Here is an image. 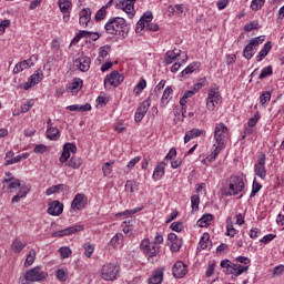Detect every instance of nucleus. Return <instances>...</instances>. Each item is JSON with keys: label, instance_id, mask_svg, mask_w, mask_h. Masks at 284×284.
<instances>
[{"label": "nucleus", "instance_id": "1a4fd4ad", "mask_svg": "<svg viewBox=\"0 0 284 284\" xmlns=\"http://www.w3.org/2000/svg\"><path fill=\"white\" fill-rule=\"evenodd\" d=\"M219 103H221V93L214 91V89H210L206 98L207 110L214 111V108H216Z\"/></svg>", "mask_w": 284, "mask_h": 284}, {"label": "nucleus", "instance_id": "2f4dec72", "mask_svg": "<svg viewBox=\"0 0 284 284\" xmlns=\"http://www.w3.org/2000/svg\"><path fill=\"white\" fill-rule=\"evenodd\" d=\"M81 158L78 156H72L68 162L67 165L68 168H72L73 170H79L81 168Z\"/></svg>", "mask_w": 284, "mask_h": 284}, {"label": "nucleus", "instance_id": "f3484780", "mask_svg": "<svg viewBox=\"0 0 284 284\" xmlns=\"http://www.w3.org/2000/svg\"><path fill=\"white\" fill-rule=\"evenodd\" d=\"M90 21H92V11L90 8L82 9L79 19L80 26L88 28L90 26Z\"/></svg>", "mask_w": 284, "mask_h": 284}, {"label": "nucleus", "instance_id": "5fc2aeb1", "mask_svg": "<svg viewBox=\"0 0 284 284\" xmlns=\"http://www.w3.org/2000/svg\"><path fill=\"white\" fill-rule=\"evenodd\" d=\"M123 239V234L121 233H118L115 234L111 241H110V244L113 246V247H118L119 246V242L122 241Z\"/></svg>", "mask_w": 284, "mask_h": 284}, {"label": "nucleus", "instance_id": "4d7b16f0", "mask_svg": "<svg viewBox=\"0 0 284 284\" xmlns=\"http://www.w3.org/2000/svg\"><path fill=\"white\" fill-rule=\"evenodd\" d=\"M199 203H201V197L199 195L191 196L192 210H199Z\"/></svg>", "mask_w": 284, "mask_h": 284}, {"label": "nucleus", "instance_id": "13d9d810", "mask_svg": "<svg viewBox=\"0 0 284 284\" xmlns=\"http://www.w3.org/2000/svg\"><path fill=\"white\" fill-rule=\"evenodd\" d=\"M226 236H231V239H234V236H236V229H234V225L227 224L226 226Z\"/></svg>", "mask_w": 284, "mask_h": 284}, {"label": "nucleus", "instance_id": "e433bc0d", "mask_svg": "<svg viewBox=\"0 0 284 284\" xmlns=\"http://www.w3.org/2000/svg\"><path fill=\"white\" fill-rule=\"evenodd\" d=\"M108 7L109 4H105L95 13V21H103V19H105L108 16Z\"/></svg>", "mask_w": 284, "mask_h": 284}, {"label": "nucleus", "instance_id": "412c9836", "mask_svg": "<svg viewBox=\"0 0 284 284\" xmlns=\"http://www.w3.org/2000/svg\"><path fill=\"white\" fill-rule=\"evenodd\" d=\"M203 134H205V131H203L201 129H192L185 133L184 143H190V141H192V139L203 136Z\"/></svg>", "mask_w": 284, "mask_h": 284}, {"label": "nucleus", "instance_id": "9b49d317", "mask_svg": "<svg viewBox=\"0 0 284 284\" xmlns=\"http://www.w3.org/2000/svg\"><path fill=\"white\" fill-rule=\"evenodd\" d=\"M70 152L72 154H77V144L70 142L64 143L63 152L60 156V163H68V160L70 159Z\"/></svg>", "mask_w": 284, "mask_h": 284}, {"label": "nucleus", "instance_id": "20e7f679", "mask_svg": "<svg viewBox=\"0 0 284 284\" xmlns=\"http://www.w3.org/2000/svg\"><path fill=\"white\" fill-rule=\"evenodd\" d=\"M119 274V266L113 263H109L102 266L101 276L103 281H114Z\"/></svg>", "mask_w": 284, "mask_h": 284}, {"label": "nucleus", "instance_id": "c03bdc74", "mask_svg": "<svg viewBox=\"0 0 284 284\" xmlns=\"http://www.w3.org/2000/svg\"><path fill=\"white\" fill-rule=\"evenodd\" d=\"M152 243H150V240L144 239L142 240L140 247L142 250V252L145 254L146 252H150L151 247H152Z\"/></svg>", "mask_w": 284, "mask_h": 284}, {"label": "nucleus", "instance_id": "e2e57ef3", "mask_svg": "<svg viewBox=\"0 0 284 284\" xmlns=\"http://www.w3.org/2000/svg\"><path fill=\"white\" fill-rule=\"evenodd\" d=\"M181 240L171 242V252H179L181 250Z\"/></svg>", "mask_w": 284, "mask_h": 284}, {"label": "nucleus", "instance_id": "f8f14e48", "mask_svg": "<svg viewBox=\"0 0 284 284\" xmlns=\"http://www.w3.org/2000/svg\"><path fill=\"white\" fill-rule=\"evenodd\" d=\"M148 110H150V99L143 101L135 112V123H141L143 121L145 114H148Z\"/></svg>", "mask_w": 284, "mask_h": 284}, {"label": "nucleus", "instance_id": "603ef678", "mask_svg": "<svg viewBox=\"0 0 284 284\" xmlns=\"http://www.w3.org/2000/svg\"><path fill=\"white\" fill-rule=\"evenodd\" d=\"M176 58H178V53H173L172 51H169V52H166V54H165L164 61H165V63H166L168 65H170V63H172L173 61H175Z\"/></svg>", "mask_w": 284, "mask_h": 284}, {"label": "nucleus", "instance_id": "c9c22d12", "mask_svg": "<svg viewBox=\"0 0 284 284\" xmlns=\"http://www.w3.org/2000/svg\"><path fill=\"white\" fill-rule=\"evenodd\" d=\"M90 31H79V33L73 38L72 43H79V41H81V39H90Z\"/></svg>", "mask_w": 284, "mask_h": 284}, {"label": "nucleus", "instance_id": "680f3d73", "mask_svg": "<svg viewBox=\"0 0 284 284\" xmlns=\"http://www.w3.org/2000/svg\"><path fill=\"white\" fill-rule=\"evenodd\" d=\"M258 28V22L254 21L244 26L245 32H252V30H256Z\"/></svg>", "mask_w": 284, "mask_h": 284}, {"label": "nucleus", "instance_id": "bb28decb", "mask_svg": "<svg viewBox=\"0 0 284 284\" xmlns=\"http://www.w3.org/2000/svg\"><path fill=\"white\" fill-rule=\"evenodd\" d=\"M200 248L201 250H207L209 247H212V241H210V234L204 233L200 240Z\"/></svg>", "mask_w": 284, "mask_h": 284}, {"label": "nucleus", "instance_id": "f704fd0d", "mask_svg": "<svg viewBox=\"0 0 284 284\" xmlns=\"http://www.w3.org/2000/svg\"><path fill=\"white\" fill-rule=\"evenodd\" d=\"M27 68H30L28 61H21L17 63L16 67L13 68V74H19V72H23V70H27Z\"/></svg>", "mask_w": 284, "mask_h": 284}, {"label": "nucleus", "instance_id": "de8ad7c7", "mask_svg": "<svg viewBox=\"0 0 284 284\" xmlns=\"http://www.w3.org/2000/svg\"><path fill=\"white\" fill-rule=\"evenodd\" d=\"M148 85V82L145 80H141L138 85L134 88L133 92L135 94H141L143 90H145V87Z\"/></svg>", "mask_w": 284, "mask_h": 284}, {"label": "nucleus", "instance_id": "f257e3e1", "mask_svg": "<svg viewBox=\"0 0 284 284\" xmlns=\"http://www.w3.org/2000/svg\"><path fill=\"white\" fill-rule=\"evenodd\" d=\"M104 30L106 34L125 39V37L130 34V24H128V21H125L123 18L114 17L109 19L104 26Z\"/></svg>", "mask_w": 284, "mask_h": 284}, {"label": "nucleus", "instance_id": "69168bd1", "mask_svg": "<svg viewBox=\"0 0 284 284\" xmlns=\"http://www.w3.org/2000/svg\"><path fill=\"white\" fill-rule=\"evenodd\" d=\"M21 161H22L21 155H17L13 159L7 160L4 165H14V163H21Z\"/></svg>", "mask_w": 284, "mask_h": 284}, {"label": "nucleus", "instance_id": "79ce46f5", "mask_svg": "<svg viewBox=\"0 0 284 284\" xmlns=\"http://www.w3.org/2000/svg\"><path fill=\"white\" fill-rule=\"evenodd\" d=\"M265 6V0H252L251 2V9L254 10V12L261 10Z\"/></svg>", "mask_w": 284, "mask_h": 284}, {"label": "nucleus", "instance_id": "b1692460", "mask_svg": "<svg viewBox=\"0 0 284 284\" xmlns=\"http://www.w3.org/2000/svg\"><path fill=\"white\" fill-rule=\"evenodd\" d=\"M58 6L60 8V12H62L63 14H70V10H72V1L58 0Z\"/></svg>", "mask_w": 284, "mask_h": 284}, {"label": "nucleus", "instance_id": "2eb2a0df", "mask_svg": "<svg viewBox=\"0 0 284 284\" xmlns=\"http://www.w3.org/2000/svg\"><path fill=\"white\" fill-rule=\"evenodd\" d=\"M90 63H92L90 57L85 55H82L74 60V65H77L80 72H88V70H90Z\"/></svg>", "mask_w": 284, "mask_h": 284}, {"label": "nucleus", "instance_id": "a878e982", "mask_svg": "<svg viewBox=\"0 0 284 284\" xmlns=\"http://www.w3.org/2000/svg\"><path fill=\"white\" fill-rule=\"evenodd\" d=\"M27 245V243H23L21 242V240L16 239L12 241L11 250L12 252H14V254H20L21 251L26 250Z\"/></svg>", "mask_w": 284, "mask_h": 284}, {"label": "nucleus", "instance_id": "473e14b6", "mask_svg": "<svg viewBox=\"0 0 284 284\" xmlns=\"http://www.w3.org/2000/svg\"><path fill=\"white\" fill-rule=\"evenodd\" d=\"M159 246L152 244V247L149 250V252L144 253L148 255V261H150V263H154V257L159 254Z\"/></svg>", "mask_w": 284, "mask_h": 284}, {"label": "nucleus", "instance_id": "c756f323", "mask_svg": "<svg viewBox=\"0 0 284 284\" xmlns=\"http://www.w3.org/2000/svg\"><path fill=\"white\" fill-rule=\"evenodd\" d=\"M212 219H214V215L212 214H204L199 221H197V225L199 227H207V225H210V222L212 221Z\"/></svg>", "mask_w": 284, "mask_h": 284}, {"label": "nucleus", "instance_id": "7ed1b4c3", "mask_svg": "<svg viewBox=\"0 0 284 284\" xmlns=\"http://www.w3.org/2000/svg\"><path fill=\"white\" fill-rule=\"evenodd\" d=\"M244 189L245 182H243V178L232 176L229 184V191L225 192V196H236V194H241Z\"/></svg>", "mask_w": 284, "mask_h": 284}, {"label": "nucleus", "instance_id": "423d86ee", "mask_svg": "<svg viewBox=\"0 0 284 284\" xmlns=\"http://www.w3.org/2000/svg\"><path fill=\"white\" fill-rule=\"evenodd\" d=\"M265 161H266L265 153H260V155L257 156V163H255L254 165L255 176H258L260 179H265V176H267V170L265 169Z\"/></svg>", "mask_w": 284, "mask_h": 284}, {"label": "nucleus", "instance_id": "37998d69", "mask_svg": "<svg viewBox=\"0 0 284 284\" xmlns=\"http://www.w3.org/2000/svg\"><path fill=\"white\" fill-rule=\"evenodd\" d=\"M84 248V256H87V258H92V254H94V246L90 243H85L83 245Z\"/></svg>", "mask_w": 284, "mask_h": 284}, {"label": "nucleus", "instance_id": "ddd939ff", "mask_svg": "<svg viewBox=\"0 0 284 284\" xmlns=\"http://www.w3.org/2000/svg\"><path fill=\"white\" fill-rule=\"evenodd\" d=\"M47 212L51 216H61L63 214V203L58 200L50 202Z\"/></svg>", "mask_w": 284, "mask_h": 284}, {"label": "nucleus", "instance_id": "a211bd4d", "mask_svg": "<svg viewBox=\"0 0 284 284\" xmlns=\"http://www.w3.org/2000/svg\"><path fill=\"white\" fill-rule=\"evenodd\" d=\"M258 48V42L256 40H250V43L243 50V57L246 58L247 61L254 57V50Z\"/></svg>", "mask_w": 284, "mask_h": 284}, {"label": "nucleus", "instance_id": "72a5a7b5", "mask_svg": "<svg viewBox=\"0 0 284 284\" xmlns=\"http://www.w3.org/2000/svg\"><path fill=\"white\" fill-rule=\"evenodd\" d=\"M34 261H37V251L30 250L24 262V267H30Z\"/></svg>", "mask_w": 284, "mask_h": 284}, {"label": "nucleus", "instance_id": "09e8293b", "mask_svg": "<svg viewBox=\"0 0 284 284\" xmlns=\"http://www.w3.org/2000/svg\"><path fill=\"white\" fill-rule=\"evenodd\" d=\"M250 270V266H243L241 264L237 265V268H234V272H232L233 276H241V274L247 272Z\"/></svg>", "mask_w": 284, "mask_h": 284}, {"label": "nucleus", "instance_id": "4c0bfd02", "mask_svg": "<svg viewBox=\"0 0 284 284\" xmlns=\"http://www.w3.org/2000/svg\"><path fill=\"white\" fill-rule=\"evenodd\" d=\"M272 74H273L272 65H268L262 69L258 75V79L263 81V79H267V77H272Z\"/></svg>", "mask_w": 284, "mask_h": 284}, {"label": "nucleus", "instance_id": "0eeeda50", "mask_svg": "<svg viewBox=\"0 0 284 284\" xmlns=\"http://www.w3.org/2000/svg\"><path fill=\"white\" fill-rule=\"evenodd\" d=\"M112 85V88H119L123 83V75L119 71H112L109 75L104 78V88Z\"/></svg>", "mask_w": 284, "mask_h": 284}, {"label": "nucleus", "instance_id": "6e6552de", "mask_svg": "<svg viewBox=\"0 0 284 284\" xmlns=\"http://www.w3.org/2000/svg\"><path fill=\"white\" fill-rule=\"evenodd\" d=\"M134 3H136V0H121L115 4V8L123 10L132 19L134 17Z\"/></svg>", "mask_w": 284, "mask_h": 284}, {"label": "nucleus", "instance_id": "c85d7f7f", "mask_svg": "<svg viewBox=\"0 0 284 284\" xmlns=\"http://www.w3.org/2000/svg\"><path fill=\"white\" fill-rule=\"evenodd\" d=\"M29 81L31 85H37V83H41L43 81V71L38 70L36 71L30 78Z\"/></svg>", "mask_w": 284, "mask_h": 284}, {"label": "nucleus", "instance_id": "4be33fe9", "mask_svg": "<svg viewBox=\"0 0 284 284\" xmlns=\"http://www.w3.org/2000/svg\"><path fill=\"white\" fill-rule=\"evenodd\" d=\"M67 88L72 94H77V92L83 88V80H81V78H75Z\"/></svg>", "mask_w": 284, "mask_h": 284}, {"label": "nucleus", "instance_id": "49530a36", "mask_svg": "<svg viewBox=\"0 0 284 284\" xmlns=\"http://www.w3.org/2000/svg\"><path fill=\"white\" fill-rule=\"evenodd\" d=\"M272 100V93L270 91H265L261 94L260 97V103L262 105H265V103H267V101Z\"/></svg>", "mask_w": 284, "mask_h": 284}, {"label": "nucleus", "instance_id": "338daca9", "mask_svg": "<svg viewBox=\"0 0 284 284\" xmlns=\"http://www.w3.org/2000/svg\"><path fill=\"white\" fill-rule=\"evenodd\" d=\"M260 115L255 114L253 118H251L247 122L248 128H254L256 123H258Z\"/></svg>", "mask_w": 284, "mask_h": 284}, {"label": "nucleus", "instance_id": "393cba45", "mask_svg": "<svg viewBox=\"0 0 284 284\" xmlns=\"http://www.w3.org/2000/svg\"><path fill=\"white\" fill-rule=\"evenodd\" d=\"M59 136H61V132L58 128L49 126L47 129V139H49V141H58Z\"/></svg>", "mask_w": 284, "mask_h": 284}, {"label": "nucleus", "instance_id": "774afa93", "mask_svg": "<svg viewBox=\"0 0 284 284\" xmlns=\"http://www.w3.org/2000/svg\"><path fill=\"white\" fill-rule=\"evenodd\" d=\"M284 272V265H277L273 268V275L274 276H281Z\"/></svg>", "mask_w": 284, "mask_h": 284}, {"label": "nucleus", "instance_id": "9d476101", "mask_svg": "<svg viewBox=\"0 0 284 284\" xmlns=\"http://www.w3.org/2000/svg\"><path fill=\"white\" fill-rule=\"evenodd\" d=\"M225 134H227V126L220 123L215 126L214 139L219 145H225Z\"/></svg>", "mask_w": 284, "mask_h": 284}, {"label": "nucleus", "instance_id": "3c124183", "mask_svg": "<svg viewBox=\"0 0 284 284\" xmlns=\"http://www.w3.org/2000/svg\"><path fill=\"white\" fill-rule=\"evenodd\" d=\"M172 92H173L172 87H166V89L163 92L162 100H161L162 105H164L165 101H168L170 99V95L172 94Z\"/></svg>", "mask_w": 284, "mask_h": 284}, {"label": "nucleus", "instance_id": "8fccbe9b", "mask_svg": "<svg viewBox=\"0 0 284 284\" xmlns=\"http://www.w3.org/2000/svg\"><path fill=\"white\" fill-rule=\"evenodd\" d=\"M110 50H111L110 44L101 47L99 49V57H101L102 59H105V57H108V54H110Z\"/></svg>", "mask_w": 284, "mask_h": 284}, {"label": "nucleus", "instance_id": "a18cd8bd", "mask_svg": "<svg viewBox=\"0 0 284 284\" xmlns=\"http://www.w3.org/2000/svg\"><path fill=\"white\" fill-rule=\"evenodd\" d=\"M59 252L61 254V258H70V256H72V250L68 246L60 247Z\"/></svg>", "mask_w": 284, "mask_h": 284}, {"label": "nucleus", "instance_id": "39448f33", "mask_svg": "<svg viewBox=\"0 0 284 284\" xmlns=\"http://www.w3.org/2000/svg\"><path fill=\"white\" fill-rule=\"evenodd\" d=\"M85 226L83 224H77L67 229L53 232L51 236L53 239H61V236H70V234H77V232H83Z\"/></svg>", "mask_w": 284, "mask_h": 284}, {"label": "nucleus", "instance_id": "0e129e2a", "mask_svg": "<svg viewBox=\"0 0 284 284\" xmlns=\"http://www.w3.org/2000/svg\"><path fill=\"white\" fill-rule=\"evenodd\" d=\"M141 161V156H135L126 165L129 172L132 170V168H134V165H136V163H139Z\"/></svg>", "mask_w": 284, "mask_h": 284}, {"label": "nucleus", "instance_id": "a19ab883", "mask_svg": "<svg viewBox=\"0 0 284 284\" xmlns=\"http://www.w3.org/2000/svg\"><path fill=\"white\" fill-rule=\"evenodd\" d=\"M112 165H114V161L106 162L102 165V172L104 176H110V174H112Z\"/></svg>", "mask_w": 284, "mask_h": 284}, {"label": "nucleus", "instance_id": "864d4df0", "mask_svg": "<svg viewBox=\"0 0 284 284\" xmlns=\"http://www.w3.org/2000/svg\"><path fill=\"white\" fill-rule=\"evenodd\" d=\"M34 106V100H29L24 104L21 105V112H30V109Z\"/></svg>", "mask_w": 284, "mask_h": 284}, {"label": "nucleus", "instance_id": "cd10ccee", "mask_svg": "<svg viewBox=\"0 0 284 284\" xmlns=\"http://www.w3.org/2000/svg\"><path fill=\"white\" fill-rule=\"evenodd\" d=\"M270 50H272V42H266L263 49L260 51L258 55L256 57V61L261 62L265 58L266 54H270Z\"/></svg>", "mask_w": 284, "mask_h": 284}, {"label": "nucleus", "instance_id": "4468645a", "mask_svg": "<svg viewBox=\"0 0 284 284\" xmlns=\"http://www.w3.org/2000/svg\"><path fill=\"white\" fill-rule=\"evenodd\" d=\"M187 274V265L181 261L175 262L173 266V276L175 278H183Z\"/></svg>", "mask_w": 284, "mask_h": 284}, {"label": "nucleus", "instance_id": "7c9ffc66", "mask_svg": "<svg viewBox=\"0 0 284 284\" xmlns=\"http://www.w3.org/2000/svg\"><path fill=\"white\" fill-rule=\"evenodd\" d=\"M125 191L134 194V192H139V184L134 180H128L125 184Z\"/></svg>", "mask_w": 284, "mask_h": 284}, {"label": "nucleus", "instance_id": "bf43d9fd", "mask_svg": "<svg viewBox=\"0 0 284 284\" xmlns=\"http://www.w3.org/2000/svg\"><path fill=\"white\" fill-rule=\"evenodd\" d=\"M33 152L36 154H43L44 152H48V146H45V144H38L36 145V148L33 149Z\"/></svg>", "mask_w": 284, "mask_h": 284}, {"label": "nucleus", "instance_id": "58836bf2", "mask_svg": "<svg viewBox=\"0 0 284 284\" xmlns=\"http://www.w3.org/2000/svg\"><path fill=\"white\" fill-rule=\"evenodd\" d=\"M223 145L224 144H214V151L210 154L209 156V161H214V159H216V156H219V154H221V150H223Z\"/></svg>", "mask_w": 284, "mask_h": 284}, {"label": "nucleus", "instance_id": "5701e85b", "mask_svg": "<svg viewBox=\"0 0 284 284\" xmlns=\"http://www.w3.org/2000/svg\"><path fill=\"white\" fill-rule=\"evenodd\" d=\"M164 175H165V162H160L153 172V179L154 181H161V179H163Z\"/></svg>", "mask_w": 284, "mask_h": 284}, {"label": "nucleus", "instance_id": "6ab92c4d", "mask_svg": "<svg viewBox=\"0 0 284 284\" xmlns=\"http://www.w3.org/2000/svg\"><path fill=\"white\" fill-rule=\"evenodd\" d=\"M163 272H165V268L163 267L153 271L152 276L148 280V283L149 284L163 283Z\"/></svg>", "mask_w": 284, "mask_h": 284}, {"label": "nucleus", "instance_id": "f03ea898", "mask_svg": "<svg viewBox=\"0 0 284 284\" xmlns=\"http://www.w3.org/2000/svg\"><path fill=\"white\" fill-rule=\"evenodd\" d=\"M45 278H48V272L42 271L41 266H36L26 272L23 278L20 280V284L41 283Z\"/></svg>", "mask_w": 284, "mask_h": 284}, {"label": "nucleus", "instance_id": "dca6fc26", "mask_svg": "<svg viewBox=\"0 0 284 284\" xmlns=\"http://www.w3.org/2000/svg\"><path fill=\"white\" fill-rule=\"evenodd\" d=\"M85 205H88V197L81 193H78L71 203L72 210H83Z\"/></svg>", "mask_w": 284, "mask_h": 284}, {"label": "nucleus", "instance_id": "052dcab7", "mask_svg": "<svg viewBox=\"0 0 284 284\" xmlns=\"http://www.w3.org/2000/svg\"><path fill=\"white\" fill-rule=\"evenodd\" d=\"M171 230L173 232H183V223H181V222H173L171 224Z\"/></svg>", "mask_w": 284, "mask_h": 284}, {"label": "nucleus", "instance_id": "6e6d98bb", "mask_svg": "<svg viewBox=\"0 0 284 284\" xmlns=\"http://www.w3.org/2000/svg\"><path fill=\"white\" fill-rule=\"evenodd\" d=\"M184 7L183 4H175V6H170L169 11L170 12H176V14H183Z\"/></svg>", "mask_w": 284, "mask_h": 284}, {"label": "nucleus", "instance_id": "ea45409f", "mask_svg": "<svg viewBox=\"0 0 284 284\" xmlns=\"http://www.w3.org/2000/svg\"><path fill=\"white\" fill-rule=\"evenodd\" d=\"M262 187H263V185H261V183L256 182V179H254L250 199H254L256 196V194H258V192H261Z\"/></svg>", "mask_w": 284, "mask_h": 284}, {"label": "nucleus", "instance_id": "aec40b11", "mask_svg": "<svg viewBox=\"0 0 284 284\" xmlns=\"http://www.w3.org/2000/svg\"><path fill=\"white\" fill-rule=\"evenodd\" d=\"M152 19H153L152 11H146L138 21V27L135 29V32H139V28H141V30H144L148 23H152Z\"/></svg>", "mask_w": 284, "mask_h": 284}]
</instances>
